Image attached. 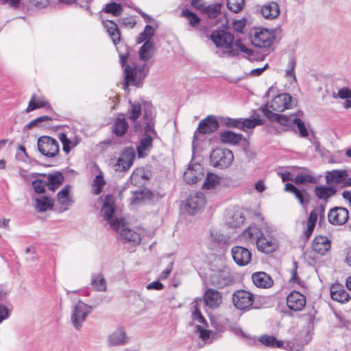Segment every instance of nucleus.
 Wrapping results in <instances>:
<instances>
[{"label":"nucleus","instance_id":"f257e3e1","mask_svg":"<svg viewBox=\"0 0 351 351\" xmlns=\"http://www.w3.org/2000/svg\"><path fill=\"white\" fill-rule=\"evenodd\" d=\"M243 237L252 243H256L258 251L265 254L274 252L278 247L276 239L269 235L265 236L256 226H250L242 234Z\"/></svg>","mask_w":351,"mask_h":351},{"label":"nucleus","instance_id":"f03ea898","mask_svg":"<svg viewBox=\"0 0 351 351\" xmlns=\"http://www.w3.org/2000/svg\"><path fill=\"white\" fill-rule=\"evenodd\" d=\"M128 56L129 53L128 51L125 53L119 52L120 63L122 66L125 67V86H128L130 84L137 87H141L143 84V80L148 73L149 69L145 64L138 68L126 65Z\"/></svg>","mask_w":351,"mask_h":351},{"label":"nucleus","instance_id":"7ed1b4c3","mask_svg":"<svg viewBox=\"0 0 351 351\" xmlns=\"http://www.w3.org/2000/svg\"><path fill=\"white\" fill-rule=\"evenodd\" d=\"M263 114L269 121H276L283 126L294 128L296 125L301 137H307L308 136V130L304 122L300 119L295 117L298 116L296 113L290 116L274 113L269 110L268 105H266L263 108Z\"/></svg>","mask_w":351,"mask_h":351},{"label":"nucleus","instance_id":"20e7f679","mask_svg":"<svg viewBox=\"0 0 351 351\" xmlns=\"http://www.w3.org/2000/svg\"><path fill=\"white\" fill-rule=\"evenodd\" d=\"M220 119L221 122L226 127L228 128H238L243 131H245L247 129H252L256 125L263 124V120L258 119H232L228 117H221Z\"/></svg>","mask_w":351,"mask_h":351},{"label":"nucleus","instance_id":"39448f33","mask_svg":"<svg viewBox=\"0 0 351 351\" xmlns=\"http://www.w3.org/2000/svg\"><path fill=\"white\" fill-rule=\"evenodd\" d=\"M210 158L215 167L224 169L232 164L234 155L232 152L228 149L217 148L213 150Z\"/></svg>","mask_w":351,"mask_h":351},{"label":"nucleus","instance_id":"423d86ee","mask_svg":"<svg viewBox=\"0 0 351 351\" xmlns=\"http://www.w3.org/2000/svg\"><path fill=\"white\" fill-rule=\"evenodd\" d=\"M233 282V276L230 269L227 267L213 271L210 276V284L218 289H223L230 286Z\"/></svg>","mask_w":351,"mask_h":351},{"label":"nucleus","instance_id":"0eeeda50","mask_svg":"<svg viewBox=\"0 0 351 351\" xmlns=\"http://www.w3.org/2000/svg\"><path fill=\"white\" fill-rule=\"evenodd\" d=\"M37 147L39 152L48 158L56 156L60 151L58 142L48 136H40L37 141Z\"/></svg>","mask_w":351,"mask_h":351},{"label":"nucleus","instance_id":"6e6552de","mask_svg":"<svg viewBox=\"0 0 351 351\" xmlns=\"http://www.w3.org/2000/svg\"><path fill=\"white\" fill-rule=\"evenodd\" d=\"M91 311L92 307L82 301L77 302V303L73 306L71 321L77 330L81 329L83 323L86 321V317Z\"/></svg>","mask_w":351,"mask_h":351},{"label":"nucleus","instance_id":"1a4fd4ad","mask_svg":"<svg viewBox=\"0 0 351 351\" xmlns=\"http://www.w3.org/2000/svg\"><path fill=\"white\" fill-rule=\"evenodd\" d=\"M268 105L269 111L274 113L279 114L285 110L292 108L293 104L292 102V97L289 93H282L275 96L270 104L267 103L263 106V108Z\"/></svg>","mask_w":351,"mask_h":351},{"label":"nucleus","instance_id":"9d476101","mask_svg":"<svg viewBox=\"0 0 351 351\" xmlns=\"http://www.w3.org/2000/svg\"><path fill=\"white\" fill-rule=\"evenodd\" d=\"M275 39L273 32L265 28H256L251 36L252 43L259 48H268L271 46Z\"/></svg>","mask_w":351,"mask_h":351},{"label":"nucleus","instance_id":"9b49d317","mask_svg":"<svg viewBox=\"0 0 351 351\" xmlns=\"http://www.w3.org/2000/svg\"><path fill=\"white\" fill-rule=\"evenodd\" d=\"M254 295L245 290H238L232 295V302L234 306L239 310L246 311L250 309L254 303Z\"/></svg>","mask_w":351,"mask_h":351},{"label":"nucleus","instance_id":"f8f14e48","mask_svg":"<svg viewBox=\"0 0 351 351\" xmlns=\"http://www.w3.org/2000/svg\"><path fill=\"white\" fill-rule=\"evenodd\" d=\"M206 204L205 195L201 192L190 195L186 200L185 210L190 215L198 213Z\"/></svg>","mask_w":351,"mask_h":351},{"label":"nucleus","instance_id":"ddd939ff","mask_svg":"<svg viewBox=\"0 0 351 351\" xmlns=\"http://www.w3.org/2000/svg\"><path fill=\"white\" fill-rule=\"evenodd\" d=\"M210 39L217 47L230 49L233 45L234 36L225 30H215L210 35Z\"/></svg>","mask_w":351,"mask_h":351},{"label":"nucleus","instance_id":"4468645a","mask_svg":"<svg viewBox=\"0 0 351 351\" xmlns=\"http://www.w3.org/2000/svg\"><path fill=\"white\" fill-rule=\"evenodd\" d=\"M219 128V122L216 117L213 115H209L206 119L202 120L198 125L197 129L193 134L194 140L197 138V133L202 134H211Z\"/></svg>","mask_w":351,"mask_h":351},{"label":"nucleus","instance_id":"2eb2a0df","mask_svg":"<svg viewBox=\"0 0 351 351\" xmlns=\"http://www.w3.org/2000/svg\"><path fill=\"white\" fill-rule=\"evenodd\" d=\"M348 210L343 207H335L330 209L328 214V221L332 225H343L348 221Z\"/></svg>","mask_w":351,"mask_h":351},{"label":"nucleus","instance_id":"dca6fc26","mask_svg":"<svg viewBox=\"0 0 351 351\" xmlns=\"http://www.w3.org/2000/svg\"><path fill=\"white\" fill-rule=\"evenodd\" d=\"M135 158V152L132 147L125 148L118 158L116 166L117 169L128 171L133 164Z\"/></svg>","mask_w":351,"mask_h":351},{"label":"nucleus","instance_id":"f3484780","mask_svg":"<svg viewBox=\"0 0 351 351\" xmlns=\"http://www.w3.org/2000/svg\"><path fill=\"white\" fill-rule=\"evenodd\" d=\"M231 254L234 261L239 266H245L252 259V254L248 249L241 246H234Z\"/></svg>","mask_w":351,"mask_h":351},{"label":"nucleus","instance_id":"a211bd4d","mask_svg":"<svg viewBox=\"0 0 351 351\" xmlns=\"http://www.w3.org/2000/svg\"><path fill=\"white\" fill-rule=\"evenodd\" d=\"M306 304V297L298 291H293L287 297V305L293 311H300Z\"/></svg>","mask_w":351,"mask_h":351},{"label":"nucleus","instance_id":"6ab92c4d","mask_svg":"<svg viewBox=\"0 0 351 351\" xmlns=\"http://www.w3.org/2000/svg\"><path fill=\"white\" fill-rule=\"evenodd\" d=\"M351 170L347 169H333L328 171L326 173V181L328 184H343L344 180L350 176Z\"/></svg>","mask_w":351,"mask_h":351},{"label":"nucleus","instance_id":"aec40b11","mask_svg":"<svg viewBox=\"0 0 351 351\" xmlns=\"http://www.w3.org/2000/svg\"><path fill=\"white\" fill-rule=\"evenodd\" d=\"M129 338L123 328H118L108 337V343L110 346H119L126 344Z\"/></svg>","mask_w":351,"mask_h":351},{"label":"nucleus","instance_id":"412c9836","mask_svg":"<svg viewBox=\"0 0 351 351\" xmlns=\"http://www.w3.org/2000/svg\"><path fill=\"white\" fill-rule=\"evenodd\" d=\"M285 189L294 194L302 206H306L310 202L311 197L306 190L299 189L291 183H287Z\"/></svg>","mask_w":351,"mask_h":351},{"label":"nucleus","instance_id":"4be33fe9","mask_svg":"<svg viewBox=\"0 0 351 351\" xmlns=\"http://www.w3.org/2000/svg\"><path fill=\"white\" fill-rule=\"evenodd\" d=\"M129 128L125 114H119L112 125V131L117 136L121 137L125 134Z\"/></svg>","mask_w":351,"mask_h":351},{"label":"nucleus","instance_id":"5701e85b","mask_svg":"<svg viewBox=\"0 0 351 351\" xmlns=\"http://www.w3.org/2000/svg\"><path fill=\"white\" fill-rule=\"evenodd\" d=\"M204 300L208 306L210 308H217L219 306L222 302V296L221 293L218 291L213 289H208L204 295Z\"/></svg>","mask_w":351,"mask_h":351},{"label":"nucleus","instance_id":"b1692460","mask_svg":"<svg viewBox=\"0 0 351 351\" xmlns=\"http://www.w3.org/2000/svg\"><path fill=\"white\" fill-rule=\"evenodd\" d=\"M331 247L330 241L326 236H316L313 241V250L322 255L325 254Z\"/></svg>","mask_w":351,"mask_h":351},{"label":"nucleus","instance_id":"393cba45","mask_svg":"<svg viewBox=\"0 0 351 351\" xmlns=\"http://www.w3.org/2000/svg\"><path fill=\"white\" fill-rule=\"evenodd\" d=\"M204 178L203 168L200 165L189 167L184 173V179L189 184H195Z\"/></svg>","mask_w":351,"mask_h":351},{"label":"nucleus","instance_id":"a878e982","mask_svg":"<svg viewBox=\"0 0 351 351\" xmlns=\"http://www.w3.org/2000/svg\"><path fill=\"white\" fill-rule=\"evenodd\" d=\"M115 212V204L114 197L111 195H107L104 200V204L101 209V215L107 221L112 218Z\"/></svg>","mask_w":351,"mask_h":351},{"label":"nucleus","instance_id":"bb28decb","mask_svg":"<svg viewBox=\"0 0 351 351\" xmlns=\"http://www.w3.org/2000/svg\"><path fill=\"white\" fill-rule=\"evenodd\" d=\"M262 16L268 20L276 19L280 15L279 5L274 1H271L263 5L261 9Z\"/></svg>","mask_w":351,"mask_h":351},{"label":"nucleus","instance_id":"cd10ccee","mask_svg":"<svg viewBox=\"0 0 351 351\" xmlns=\"http://www.w3.org/2000/svg\"><path fill=\"white\" fill-rule=\"evenodd\" d=\"M253 283L259 288H269L274 281L270 276L263 271L256 272L252 276Z\"/></svg>","mask_w":351,"mask_h":351},{"label":"nucleus","instance_id":"c85d7f7f","mask_svg":"<svg viewBox=\"0 0 351 351\" xmlns=\"http://www.w3.org/2000/svg\"><path fill=\"white\" fill-rule=\"evenodd\" d=\"M330 296L333 300L345 302L350 299V295L340 284H334L330 287Z\"/></svg>","mask_w":351,"mask_h":351},{"label":"nucleus","instance_id":"c756f323","mask_svg":"<svg viewBox=\"0 0 351 351\" xmlns=\"http://www.w3.org/2000/svg\"><path fill=\"white\" fill-rule=\"evenodd\" d=\"M152 136L149 134L141 138L139 145L136 147L139 158H144L149 154L152 148Z\"/></svg>","mask_w":351,"mask_h":351},{"label":"nucleus","instance_id":"7c9ffc66","mask_svg":"<svg viewBox=\"0 0 351 351\" xmlns=\"http://www.w3.org/2000/svg\"><path fill=\"white\" fill-rule=\"evenodd\" d=\"M104 27L106 29L113 43L117 45L121 39V35L117 23L110 20L102 21Z\"/></svg>","mask_w":351,"mask_h":351},{"label":"nucleus","instance_id":"2f4dec72","mask_svg":"<svg viewBox=\"0 0 351 351\" xmlns=\"http://www.w3.org/2000/svg\"><path fill=\"white\" fill-rule=\"evenodd\" d=\"M49 190L55 191L63 182L64 176L62 173L56 171L52 174H44Z\"/></svg>","mask_w":351,"mask_h":351},{"label":"nucleus","instance_id":"473e14b6","mask_svg":"<svg viewBox=\"0 0 351 351\" xmlns=\"http://www.w3.org/2000/svg\"><path fill=\"white\" fill-rule=\"evenodd\" d=\"M243 137L241 134H237L230 130L219 133L221 142L226 144L237 145L242 141Z\"/></svg>","mask_w":351,"mask_h":351},{"label":"nucleus","instance_id":"72a5a7b5","mask_svg":"<svg viewBox=\"0 0 351 351\" xmlns=\"http://www.w3.org/2000/svg\"><path fill=\"white\" fill-rule=\"evenodd\" d=\"M152 108V106L148 105L147 108L144 109L143 114V118L146 122V125L145 127V135L149 134L150 136H152V134H156V131L154 130V123L153 122L154 114Z\"/></svg>","mask_w":351,"mask_h":351},{"label":"nucleus","instance_id":"f704fd0d","mask_svg":"<svg viewBox=\"0 0 351 351\" xmlns=\"http://www.w3.org/2000/svg\"><path fill=\"white\" fill-rule=\"evenodd\" d=\"M314 191L318 199L326 201L336 193L337 190L331 186H315Z\"/></svg>","mask_w":351,"mask_h":351},{"label":"nucleus","instance_id":"c9c22d12","mask_svg":"<svg viewBox=\"0 0 351 351\" xmlns=\"http://www.w3.org/2000/svg\"><path fill=\"white\" fill-rule=\"evenodd\" d=\"M120 236L121 239H124L126 242L132 243L134 245L139 244L141 241V238L138 233L128 229L126 227L125 228H122L120 232Z\"/></svg>","mask_w":351,"mask_h":351},{"label":"nucleus","instance_id":"e433bc0d","mask_svg":"<svg viewBox=\"0 0 351 351\" xmlns=\"http://www.w3.org/2000/svg\"><path fill=\"white\" fill-rule=\"evenodd\" d=\"M90 285L97 291H106V281L103 274H93L91 276Z\"/></svg>","mask_w":351,"mask_h":351},{"label":"nucleus","instance_id":"4c0bfd02","mask_svg":"<svg viewBox=\"0 0 351 351\" xmlns=\"http://www.w3.org/2000/svg\"><path fill=\"white\" fill-rule=\"evenodd\" d=\"M154 48V43L152 40H147L139 49V58L143 61H147L152 57V51Z\"/></svg>","mask_w":351,"mask_h":351},{"label":"nucleus","instance_id":"58836bf2","mask_svg":"<svg viewBox=\"0 0 351 351\" xmlns=\"http://www.w3.org/2000/svg\"><path fill=\"white\" fill-rule=\"evenodd\" d=\"M53 206V199L49 197L45 196L36 199L35 208L38 212H45L49 209H51Z\"/></svg>","mask_w":351,"mask_h":351},{"label":"nucleus","instance_id":"ea45409f","mask_svg":"<svg viewBox=\"0 0 351 351\" xmlns=\"http://www.w3.org/2000/svg\"><path fill=\"white\" fill-rule=\"evenodd\" d=\"M259 341L265 346L270 348H282L283 342L278 340L275 337L264 335L259 337Z\"/></svg>","mask_w":351,"mask_h":351},{"label":"nucleus","instance_id":"a19ab883","mask_svg":"<svg viewBox=\"0 0 351 351\" xmlns=\"http://www.w3.org/2000/svg\"><path fill=\"white\" fill-rule=\"evenodd\" d=\"M317 221V215L315 213L310 212L306 221V228L304 230V234L306 239H308L312 235Z\"/></svg>","mask_w":351,"mask_h":351},{"label":"nucleus","instance_id":"79ce46f5","mask_svg":"<svg viewBox=\"0 0 351 351\" xmlns=\"http://www.w3.org/2000/svg\"><path fill=\"white\" fill-rule=\"evenodd\" d=\"M181 16L186 18L192 27H197L201 21V19L195 13L187 8L182 10Z\"/></svg>","mask_w":351,"mask_h":351},{"label":"nucleus","instance_id":"37998d69","mask_svg":"<svg viewBox=\"0 0 351 351\" xmlns=\"http://www.w3.org/2000/svg\"><path fill=\"white\" fill-rule=\"evenodd\" d=\"M71 186L66 185L58 193V201L59 204L64 206H69L73 203L71 197H69V191Z\"/></svg>","mask_w":351,"mask_h":351},{"label":"nucleus","instance_id":"c03bdc74","mask_svg":"<svg viewBox=\"0 0 351 351\" xmlns=\"http://www.w3.org/2000/svg\"><path fill=\"white\" fill-rule=\"evenodd\" d=\"M130 108L127 112L128 118L133 121H136L142 114V108L138 103H132L130 101Z\"/></svg>","mask_w":351,"mask_h":351},{"label":"nucleus","instance_id":"a18cd8bd","mask_svg":"<svg viewBox=\"0 0 351 351\" xmlns=\"http://www.w3.org/2000/svg\"><path fill=\"white\" fill-rule=\"evenodd\" d=\"M48 106L51 108L49 104L44 100L36 101V95H33L29 101L28 106L25 110L26 112H32L36 109Z\"/></svg>","mask_w":351,"mask_h":351},{"label":"nucleus","instance_id":"49530a36","mask_svg":"<svg viewBox=\"0 0 351 351\" xmlns=\"http://www.w3.org/2000/svg\"><path fill=\"white\" fill-rule=\"evenodd\" d=\"M154 29L152 25H147L143 32H141L137 38V43H141L146 42L147 40H151V38L154 34Z\"/></svg>","mask_w":351,"mask_h":351},{"label":"nucleus","instance_id":"de8ad7c7","mask_svg":"<svg viewBox=\"0 0 351 351\" xmlns=\"http://www.w3.org/2000/svg\"><path fill=\"white\" fill-rule=\"evenodd\" d=\"M103 11L106 13L112 14L114 16H119L123 12V8L120 3L112 2L106 4Z\"/></svg>","mask_w":351,"mask_h":351},{"label":"nucleus","instance_id":"09e8293b","mask_svg":"<svg viewBox=\"0 0 351 351\" xmlns=\"http://www.w3.org/2000/svg\"><path fill=\"white\" fill-rule=\"evenodd\" d=\"M106 184V181L104 178L102 173L97 175L95 176V178L93 180V193L95 195H99L102 191L103 188Z\"/></svg>","mask_w":351,"mask_h":351},{"label":"nucleus","instance_id":"8fccbe9b","mask_svg":"<svg viewBox=\"0 0 351 351\" xmlns=\"http://www.w3.org/2000/svg\"><path fill=\"white\" fill-rule=\"evenodd\" d=\"M296 184H304L306 183L315 184L317 179L311 174H298L293 180Z\"/></svg>","mask_w":351,"mask_h":351},{"label":"nucleus","instance_id":"3c124183","mask_svg":"<svg viewBox=\"0 0 351 351\" xmlns=\"http://www.w3.org/2000/svg\"><path fill=\"white\" fill-rule=\"evenodd\" d=\"M245 221V217L241 212L236 211L232 215L231 220L228 222L230 226L233 228L240 227Z\"/></svg>","mask_w":351,"mask_h":351},{"label":"nucleus","instance_id":"603ef678","mask_svg":"<svg viewBox=\"0 0 351 351\" xmlns=\"http://www.w3.org/2000/svg\"><path fill=\"white\" fill-rule=\"evenodd\" d=\"M245 0H227L228 8L234 12H239L243 8Z\"/></svg>","mask_w":351,"mask_h":351},{"label":"nucleus","instance_id":"864d4df0","mask_svg":"<svg viewBox=\"0 0 351 351\" xmlns=\"http://www.w3.org/2000/svg\"><path fill=\"white\" fill-rule=\"evenodd\" d=\"M219 182V177L213 173H208L203 187L206 189H210L213 188Z\"/></svg>","mask_w":351,"mask_h":351},{"label":"nucleus","instance_id":"5fc2aeb1","mask_svg":"<svg viewBox=\"0 0 351 351\" xmlns=\"http://www.w3.org/2000/svg\"><path fill=\"white\" fill-rule=\"evenodd\" d=\"M52 118L47 115H44L39 117L36 119H33L29 123H28L27 125H25V128L27 130H30L34 127H40L41 123L45 121H51Z\"/></svg>","mask_w":351,"mask_h":351},{"label":"nucleus","instance_id":"6e6d98bb","mask_svg":"<svg viewBox=\"0 0 351 351\" xmlns=\"http://www.w3.org/2000/svg\"><path fill=\"white\" fill-rule=\"evenodd\" d=\"M210 18H215L218 16L221 11V5L215 3L210 5L207 7L205 6L204 10Z\"/></svg>","mask_w":351,"mask_h":351},{"label":"nucleus","instance_id":"4d7b16f0","mask_svg":"<svg viewBox=\"0 0 351 351\" xmlns=\"http://www.w3.org/2000/svg\"><path fill=\"white\" fill-rule=\"evenodd\" d=\"M111 228L115 231H119V230H122V228H125L126 227L124 219H112L111 218L109 221H108Z\"/></svg>","mask_w":351,"mask_h":351},{"label":"nucleus","instance_id":"13d9d810","mask_svg":"<svg viewBox=\"0 0 351 351\" xmlns=\"http://www.w3.org/2000/svg\"><path fill=\"white\" fill-rule=\"evenodd\" d=\"M32 185L37 193H43L45 191L46 186H47V183L46 180L37 179L32 182Z\"/></svg>","mask_w":351,"mask_h":351},{"label":"nucleus","instance_id":"bf43d9fd","mask_svg":"<svg viewBox=\"0 0 351 351\" xmlns=\"http://www.w3.org/2000/svg\"><path fill=\"white\" fill-rule=\"evenodd\" d=\"M59 138L63 145V151L66 153H69L71 148V141L67 138L66 134L64 133H61Z\"/></svg>","mask_w":351,"mask_h":351},{"label":"nucleus","instance_id":"052dcab7","mask_svg":"<svg viewBox=\"0 0 351 351\" xmlns=\"http://www.w3.org/2000/svg\"><path fill=\"white\" fill-rule=\"evenodd\" d=\"M235 47L242 52L246 53L248 56L253 55V50L247 48L242 42L239 40H237L234 43Z\"/></svg>","mask_w":351,"mask_h":351},{"label":"nucleus","instance_id":"680f3d73","mask_svg":"<svg viewBox=\"0 0 351 351\" xmlns=\"http://www.w3.org/2000/svg\"><path fill=\"white\" fill-rule=\"evenodd\" d=\"M337 95L340 99H348L351 98V89L343 87L338 90Z\"/></svg>","mask_w":351,"mask_h":351},{"label":"nucleus","instance_id":"e2e57ef3","mask_svg":"<svg viewBox=\"0 0 351 351\" xmlns=\"http://www.w3.org/2000/svg\"><path fill=\"white\" fill-rule=\"evenodd\" d=\"M10 316L9 309L3 304H0V324Z\"/></svg>","mask_w":351,"mask_h":351},{"label":"nucleus","instance_id":"0e129e2a","mask_svg":"<svg viewBox=\"0 0 351 351\" xmlns=\"http://www.w3.org/2000/svg\"><path fill=\"white\" fill-rule=\"evenodd\" d=\"M311 212H314L317 215V219L318 217H319V221L324 219L325 217V206L324 205H320L315 208L314 210H311Z\"/></svg>","mask_w":351,"mask_h":351},{"label":"nucleus","instance_id":"69168bd1","mask_svg":"<svg viewBox=\"0 0 351 351\" xmlns=\"http://www.w3.org/2000/svg\"><path fill=\"white\" fill-rule=\"evenodd\" d=\"M196 328L199 331V337L202 340L206 341L209 339L210 333L208 330L203 329L200 326H197Z\"/></svg>","mask_w":351,"mask_h":351},{"label":"nucleus","instance_id":"338daca9","mask_svg":"<svg viewBox=\"0 0 351 351\" xmlns=\"http://www.w3.org/2000/svg\"><path fill=\"white\" fill-rule=\"evenodd\" d=\"M193 317L195 319H197L199 323L201 324H205L206 322L205 318L202 315L200 311L197 308V307L195 306V308L193 313Z\"/></svg>","mask_w":351,"mask_h":351},{"label":"nucleus","instance_id":"774afa93","mask_svg":"<svg viewBox=\"0 0 351 351\" xmlns=\"http://www.w3.org/2000/svg\"><path fill=\"white\" fill-rule=\"evenodd\" d=\"M163 285L159 281H154L147 285V289H156V290H162L163 289Z\"/></svg>","mask_w":351,"mask_h":351}]
</instances>
